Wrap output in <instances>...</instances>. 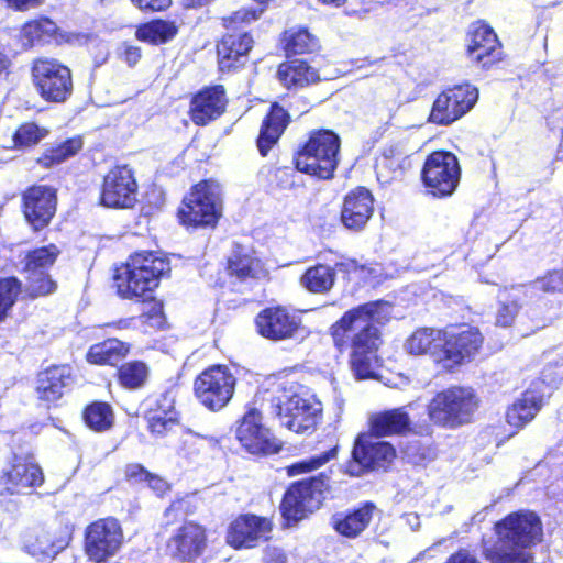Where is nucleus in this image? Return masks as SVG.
<instances>
[{
  "mask_svg": "<svg viewBox=\"0 0 563 563\" xmlns=\"http://www.w3.org/2000/svg\"><path fill=\"white\" fill-rule=\"evenodd\" d=\"M8 7L18 10L25 11L31 8L40 5L44 0H3Z\"/></svg>",
  "mask_w": 563,
  "mask_h": 563,
  "instance_id": "bf43d9fd",
  "label": "nucleus"
},
{
  "mask_svg": "<svg viewBox=\"0 0 563 563\" xmlns=\"http://www.w3.org/2000/svg\"><path fill=\"white\" fill-rule=\"evenodd\" d=\"M329 476L321 473L316 477L294 483L287 489L280 505L284 518L288 522H297L307 514L319 509L329 488Z\"/></svg>",
  "mask_w": 563,
  "mask_h": 563,
  "instance_id": "6e6552de",
  "label": "nucleus"
},
{
  "mask_svg": "<svg viewBox=\"0 0 563 563\" xmlns=\"http://www.w3.org/2000/svg\"><path fill=\"white\" fill-rule=\"evenodd\" d=\"M467 53L470 57L481 63L484 68L500 60L501 47L494 30L481 22L473 24L470 31Z\"/></svg>",
  "mask_w": 563,
  "mask_h": 563,
  "instance_id": "b1692460",
  "label": "nucleus"
},
{
  "mask_svg": "<svg viewBox=\"0 0 563 563\" xmlns=\"http://www.w3.org/2000/svg\"><path fill=\"white\" fill-rule=\"evenodd\" d=\"M406 521L413 531L420 528V518L417 514H407Z\"/></svg>",
  "mask_w": 563,
  "mask_h": 563,
  "instance_id": "69168bd1",
  "label": "nucleus"
},
{
  "mask_svg": "<svg viewBox=\"0 0 563 563\" xmlns=\"http://www.w3.org/2000/svg\"><path fill=\"white\" fill-rule=\"evenodd\" d=\"M386 301H372L346 311L330 328L334 345L340 350L351 349L350 365L357 379L373 378L377 364L379 323L389 313Z\"/></svg>",
  "mask_w": 563,
  "mask_h": 563,
  "instance_id": "f257e3e1",
  "label": "nucleus"
},
{
  "mask_svg": "<svg viewBox=\"0 0 563 563\" xmlns=\"http://www.w3.org/2000/svg\"><path fill=\"white\" fill-rule=\"evenodd\" d=\"M84 418L90 428L102 431L111 427L113 415L108 404L93 402L86 408Z\"/></svg>",
  "mask_w": 563,
  "mask_h": 563,
  "instance_id": "a18cd8bd",
  "label": "nucleus"
},
{
  "mask_svg": "<svg viewBox=\"0 0 563 563\" xmlns=\"http://www.w3.org/2000/svg\"><path fill=\"white\" fill-rule=\"evenodd\" d=\"M258 333L272 341L303 338L307 334L301 319L284 307L262 310L255 319Z\"/></svg>",
  "mask_w": 563,
  "mask_h": 563,
  "instance_id": "a211bd4d",
  "label": "nucleus"
},
{
  "mask_svg": "<svg viewBox=\"0 0 563 563\" xmlns=\"http://www.w3.org/2000/svg\"><path fill=\"white\" fill-rule=\"evenodd\" d=\"M48 134V131L34 122L22 124L13 134V143L16 148L31 147L38 144Z\"/></svg>",
  "mask_w": 563,
  "mask_h": 563,
  "instance_id": "de8ad7c7",
  "label": "nucleus"
},
{
  "mask_svg": "<svg viewBox=\"0 0 563 563\" xmlns=\"http://www.w3.org/2000/svg\"><path fill=\"white\" fill-rule=\"evenodd\" d=\"M253 43L252 36L246 32L225 34L217 45L220 71L230 73L245 65Z\"/></svg>",
  "mask_w": 563,
  "mask_h": 563,
  "instance_id": "393cba45",
  "label": "nucleus"
},
{
  "mask_svg": "<svg viewBox=\"0 0 563 563\" xmlns=\"http://www.w3.org/2000/svg\"><path fill=\"white\" fill-rule=\"evenodd\" d=\"M225 103L223 87L207 88L197 93L191 100V120L198 125H206L224 112Z\"/></svg>",
  "mask_w": 563,
  "mask_h": 563,
  "instance_id": "cd10ccee",
  "label": "nucleus"
},
{
  "mask_svg": "<svg viewBox=\"0 0 563 563\" xmlns=\"http://www.w3.org/2000/svg\"><path fill=\"white\" fill-rule=\"evenodd\" d=\"M484 342L477 328L461 327L445 328L441 366L452 371L475 358Z\"/></svg>",
  "mask_w": 563,
  "mask_h": 563,
  "instance_id": "ddd939ff",
  "label": "nucleus"
},
{
  "mask_svg": "<svg viewBox=\"0 0 563 563\" xmlns=\"http://www.w3.org/2000/svg\"><path fill=\"white\" fill-rule=\"evenodd\" d=\"M563 380V357L554 365H548L542 371L539 382L533 383V388L526 390L521 398L512 404L506 412L507 422L516 428H521L531 421L541 409L544 390L541 385L555 386Z\"/></svg>",
  "mask_w": 563,
  "mask_h": 563,
  "instance_id": "9b49d317",
  "label": "nucleus"
},
{
  "mask_svg": "<svg viewBox=\"0 0 563 563\" xmlns=\"http://www.w3.org/2000/svg\"><path fill=\"white\" fill-rule=\"evenodd\" d=\"M317 46V40L305 29L290 30L285 33L284 49L288 57L311 53Z\"/></svg>",
  "mask_w": 563,
  "mask_h": 563,
  "instance_id": "79ce46f5",
  "label": "nucleus"
},
{
  "mask_svg": "<svg viewBox=\"0 0 563 563\" xmlns=\"http://www.w3.org/2000/svg\"><path fill=\"white\" fill-rule=\"evenodd\" d=\"M170 269L168 261L153 252L136 253L114 274V286L122 298H152L161 277Z\"/></svg>",
  "mask_w": 563,
  "mask_h": 563,
  "instance_id": "20e7f679",
  "label": "nucleus"
},
{
  "mask_svg": "<svg viewBox=\"0 0 563 563\" xmlns=\"http://www.w3.org/2000/svg\"><path fill=\"white\" fill-rule=\"evenodd\" d=\"M176 33L177 29L173 23L157 20L139 27L136 37L152 44H163L170 41Z\"/></svg>",
  "mask_w": 563,
  "mask_h": 563,
  "instance_id": "ea45409f",
  "label": "nucleus"
},
{
  "mask_svg": "<svg viewBox=\"0 0 563 563\" xmlns=\"http://www.w3.org/2000/svg\"><path fill=\"white\" fill-rule=\"evenodd\" d=\"M73 384L71 368L68 365L51 366L40 372L36 380L37 398L45 402L60 399Z\"/></svg>",
  "mask_w": 563,
  "mask_h": 563,
  "instance_id": "bb28decb",
  "label": "nucleus"
},
{
  "mask_svg": "<svg viewBox=\"0 0 563 563\" xmlns=\"http://www.w3.org/2000/svg\"><path fill=\"white\" fill-rule=\"evenodd\" d=\"M123 533L114 518L100 519L86 529L85 552L95 563H107L122 545Z\"/></svg>",
  "mask_w": 563,
  "mask_h": 563,
  "instance_id": "dca6fc26",
  "label": "nucleus"
},
{
  "mask_svg": "<svg viewBox=\"0 0 563 563\" xmlns=\"http://www.w3.org/2000/svg\"><path fill=\"white\" fill-rule=\"evenodd\" d=\"M131 2L145 13L164 11L172 4V0H131Z\"/></svg>",
  "mask_w": 563,
  "mask_h": 563,
  "instance_id": "6e6d98bb",
  "label": "nucleus"
},
{
  "mask_svg": "<svg viewBox=\"0 0 563 563\" xmlns=\"http://www.w3.org/2000/svg\"><path fill=\"white\" fill-rule=\"evenodd\" d=\"M33 84L48 102H65L73 93L70 69L54 58H38L32 66Z\"/></svg>",
  "mask_w": 563,
  "mask_h": 563,
  "instance_id": "1a4fd4ad",
  "label": "nucleus"
},
{
  "mask_svg": "<svg viewBox=\"0 0 563 563\" xmlns=\"http://www.w3.org/2000/svg\"><path fill=\"white\" fill-rule=\"evenodd\" d=\"M125 478L132 485L145 484L150 476V472L145 470L141 464L132 463L125 466Z\"/></svg>",
  "mask_w": 563,
  "mask_h": 563,
  "instance_id": "5fc2aeb1",
  "label": "nucleus"
},
{
  "mask_svg": "<svg viewBox=\"0 0 563 563\" xmlns=\"http://www.w3.org/2000/svg\"><path fill=\"white\" fill-rule=\"evenodd\" d=\"M236 439L251 454H274L280 450V443L273 432L262 423V415L250 409L239 422Z\"/></svg>",
  "mask_w": 563,
  "mask_h": 563,
  "instance_id": "6ab92c4d",
  "label": "nucleus"
},
{
  "mask_svg": "<svg viewBox=\"0 0 563 563\" xmlns=\"http://www.w3.org/2000/svg\"><path fill=\"white\" fill-rule=\"evenodd\" d=\"M55 190L47 186H34L23 195V213L35 231L45 228L56 211Z\"/></svg>",
  "mask_w": 563,
  "mask_h": 563,
  "instance_id": "5701e85b",
  "label": "nucleus"
},
{
  "mask_svg": "<svg viewBox=\"0 0 563 563\" xmlns=\"http://www.w3.org/2000/svg\"><path fill=\"white\" fill-rule=\"evenodd\" d=\"M264 9L255 10V9H240L235 11L229 18L223 19L224 26L227 29H235L239 23L255 21L263 13Z\"/></svg>",
  "mask_w": 563,
  "mask_h": 563,
  "instance_id": "864d4df0",
  "label": "nucleus"
},
{
  "mask_svg": "<svg viewBox=\"0 0 563 563\" xmlns=\"http://www.w3.org/2000/svg\"><path fill=\"white\" fill-rule=\"evenodd\" d=\"M478 91L470 84L442 91L432 104L429 122L450 125L466 114L476 103Z\"/></svg>",
  "mask_w": 563,
  "mask_h": 563,
  "instance_id": "2eb2a0df",
  "label": "nucleus"
},
{
  "mask_svg": "<svg viewBox=\"0 0 563 563\" xmlns=\"http://www.w3.org/2000/svg\"><path fill=\"white\" fill-rule=\"evenodd\" d=\"M157 496L163 495L168 489V484L162 477L150 474L145 483Z\"/></svg>",
  "mask_w": 563,
  "mask_h": 563,
  "instance_id": "13d9d810",
  "label": "nucleus"
},
{
  "mask_svg": "<svg viewBox=\"0 0 563 563\" xmlns=\"http://www.w3.org/2000/svg\"><path fill=\"white\" fill-rule=\"evenodd\" d=\"M318 1L321 2L322 4L331 5L334 8H339L346 2V0H318Z\"/></svg>",
  "mask_w": 563,
  "mask_h": 563,
  "instance_id": "774afa93",
  "label": "nucleus"
},
{
  "mask_svg": "<svg viewBox=\"0 0 563 563\" xmlns=\"http://www.w3.org/2000/svg\"><path fill=\"white\" fill-rule=\"evenodd\" d=\"M129 353V345L117 339H108L92 345L87 354L89 363L115 366Z\"/></svg>",
  "mask_w": 563,
  "mask_h": 563,
  "instance_id": "f704fd0d",
  "label": "nucleus"
},
{
  "mask_svg": "<svg viewBox=\"0 0 563 563\" xmlns=\"http://www.w3.org/2000/svg\"><path fill=\"white\" fill-rule=\"evenodd\" d=\"M277 77L288 89L301 88L319 80L318 71L300 59L280 64L277 70Z\"/></svg>",
  "mask_w": 563,
  "mask_h": 563,
  "instance_id": "72a5a7b5",
  "label": "nucleus"
},
{
  "mask_svg": "<svg viewBox=\"0 0 563 563\" xmlns=\"http://www.w3.org/2000/svg\"><path fill=\"white\" fill-rule=\"evenodd\" d=\"M26 277V290L31 297H40L52 294L56 284L46 272H24Z\"/></svg>",
  "mask_w": 563,
  "mask_h": 563,
  "instance_id": "09e8293b",
  "label": "nucleus"
},
{
  "mask_svg": "<svg viewBox=\"0 0 563 563\" xmlns=\"http://www.w3.org/2000/svg\"><path fill=\"white\" fill-rule=\"evenodd\" d=\"M407 407L376 413L371 418L372 432L379 437L404 434L410 430L411 420Z\"/></svg>",
  "mask_w": 563,
  "mask_h": 563,
  "instance_id": "473e14b6",
  "label": "nucleus"
},
{
  "mask_svg": "<svg viewBox=\"0 0 563 563\" xmlns=\"http://www.w3.org/2000/svg\"><path fill=\"white\" fill-rule=\"evenodd\" d=\"M531 287L533 289L543 290L545 292H562L563 294V269H554L549 272L543 277L537 278Z\"/></svg>",
  "mask_w": 563,
  "mask_h": 563,
  "instance_id": "603ef678",
  "label": "nucleus"
},
{
  "mask_svg": "<svg viewBox=\"0 0 563 563\" xmlns=\"http://www.w3.org/2000/svg\"><path fill=\"white\" fill-rule=\"evenodd\" d=\"M333 268H335V271L339 269L344 274H352L357 272H365L366 265H361L355 260H346L343 262H338Z\"/></svg>",
  "mask_w": 563,
  "mask_h": 563,
  "instance_id": "4d7b16f0",
  "label": "nucleus"
},
{
  "mask_svg": "<svg viewBox=\"0 0 563 563\" xmlns=\"http://www.w3.org/2000/svg\"><path fill=\"white\" fill-rule=\"evenodd\" d=\"M445 563H481L474 555L465 550L452 554Z\"/></svg>",
  "mask_w": 563,
  "mask_h": 563,
  "instance_id": "680f3d73",
  "label": "nucleus"
},
{
  "mask_svg": "<svg viewBox=\"0 0 563 563\" xmlns=\"http://www.w3.org/2000/svg\"><path fill=\"white\" fill-rule=\"evenodd\" d=\"M375 433H362L354 443L352 459L344 465V472L350 476H362L377 467H386L394 457V446L379 440Z\"/></svg>",
  "mask_w": 563,
  "mask_h": 563,
  "instance_id": "9d476101",
  "label": "nucleus"
},
{
  "mask_svg": "<svg viewBox=\"0 0 563 563\" xmlns=\"http://www.w3.org/2000/svg\"><path fill=\"white\" fill-rule=\"evenodd\" d=\"M59 250L49 244L29 252L21 262L23 272H46L55 263Z\"/></svg>",
  "mask_w": 563,
  "mask_h": 563,
  "instance_id": "58836bf2",
  "label": "nucleus"
},
{
  "mask_svg": "<svg viewBox=\"0 0 563 563\" xmlns=\"http://www.w3.org/2000/svg\"><path fill=\"white\" fill-rule=\"evenodd\" d=\"M141 58V48L136 46H126L124 49V60L129 66H134Z\"/></svg>",
  "mask_w": 563,
  "mask_h": 563,
  "instance_id": "e2e57ef3",
  "label": "nucleus"
},
{
  "mask_svg": "<svg viewBox=\"0 0 563 563\" xmlns=\"http://www.w3.org/2000/svg\"><path fill=\"white\" fill-rule=\"evenodd\" d=\"M207 549L206 529L192 521L179 526L167 542L169 555L178 563H203Z\"/></svg>",
  "mask_w": 563,
  "mask_h": 563,
  "instance_id": "f3484780",
  "label": "nucleus"
},
{
  "mask_svg": "<svg viewBox=\"0 0 563 563\" xmlns=\"http://www.w3.org/2000/svg\"><path fill=\"white\" fill-rule=\"evenodd\" d=\"M444 329L419 328L406 340L404 349L411 355H429L437 364H442Z\"/></svg>",
  "mask_w": 563,
  "mask_h": 563,
  "instance_id": "c85d7f7f",
  "label": "nucleus"
},
{
  "mask_svg": "<svg viewBox=\"0 0 563 563\" xmlns=\"http://www.w3.org/2000/svg\"><path fill=\"white\" fill-rule=\"evenodd\" d=\"M360 278L366 280L369 278H376L379 275L378 268L376 266H366L365 272H357Z\"/></svg>",
  "mask_w": 563,
  "mask_h": 563,
  "instance_id": "0e129e2a",
  "label": "nucleus"
},
{
  "mask_svg": "<svg viewBox=\"0 0 563 563\" xmlns=\"http://www.w3.org/2000/svg\"><path fill=\"white\" fill-rule=\"evenodd\" d=\"M375 510L373 503H365L351 512L336 514L332 518L333 528L346 538H355L368 526Z\"/></svg>",
  "mask_w": 563,
  "mask_h": 563,
  "instance_id": "2f4dec72",
  "label": "nucleus"
},
{
  "mask_svg": "<svg viewBox=\"0 0 563 563\" xmlns=\"http://www.w3.org/2000/svg\"><path fill=\"white\" fill-rule=\"evenodd\" d=\"M235 377L223 365L205 369L195 380L194 390L199 401L210 410H220L232 398Z\"/></svg>",
  "mask_w": 563,
  "mask_h": 563,
  "instance_id": "4468645a",
  "label": "nucleus"
},
{
  "mask_svg": "<svg viewBox=\"0 0 563 563\" xmlns=\"http://www.w3.org/2000/svg\"><path fill=\"white\" fill-rule=\"evenodd\" d=\"M340 144L339 135L331 130L312 132L296 156V168L319 179H331L338 167Z\"/></svg>",
  "mask_w": 563,
  "mask_h": 563,
  "instance_id": "39448f33",
  "label": "nucleus"
},
{
  "mask_svg": "<svg viewBox=\"0 0 563 563\" xmlns=\"http://www.w3.org/2000/svg\"><path fill=\"white\" fill-rule=\"evenodd\" d=\"M374 199L369 190L360 187L346 195L341 211L342 223L350 230H362L371 219Z\"/></svg>",
  "mask_w": 563,
  "mask_h": 563,
  "instance_id": "a878e982",
  "label": "nucleus"
},
{
  "mask_svg": "<svg viewBox=\"0 0 563 563\" xmlns=\"http://www.w3.org/2000/svg\"><path fill=\"white\" fill-rule=\"evenodd\" d=\"M162 401L167 402L166 406L157 405V409L147 413L148 428L153 433L164 434L175 424V416L173 406L166 396L162 397Z\"/></svg>",
  "mask_w": 563,
  "mask_h": 563,
  "instance_id": "c03bdc74",
  "label": "nucleus"
},
{
  "mask_svg": "<svg viewBox=\"0 0 563 563\" xmlns=\"http://www.w3.org/2000/svg\"><path fill=\"white\" fill-rule=\"evenodd\" d=\"M66 545L65 540H55L42 527L27 529L22 536V548L40 561L53 559Z\"/></svg>",
  "mask_w": 563,
  "mask_h": 563,
  "instance_id": "c756f323",
  "label": "nucleus"
},
{
  "mask_svg": "<svg viewBox=\"0 0 563 563\" xmlns=\"http://www.w3.org/2000/svg\"><path fill=\"white\" fill-rule=\"evenodd\" d=\"M57 31L56 24L48 20L42 19L26 23L22 29V36L29 41L30 44L46 42L55 35Z\"/></svg>",
  "mask_w": 563,
  "mask_h": 563,
  "instance_id": "49530a36",
  "label": "nucleus"
},
{
  "mask_svg": "<svg viewBox=\"0 0 563 563\" xmlns=\"http://www.w3.org/2000/svg\"><path fill=\"white\" fill-rule=\"evenodd\" d=\"M21 291V284L15 277L0 278V321L14 305Z\"/></svg>",
  "mask_w": 563,
  "mask_h": 563,
  "instance_id": "3c124183",
  "label": "nucleus"
},
{
  "mask_svg": "<svg viewBox=\"0 0 563 563\" xmlns=\"http://www.w3.org/2000/svg\"><path fill=\"white\" fill-rule=\"evenodd\" d=\"M461 168L457 157L451 152L431 153L422 168V179L433 196H451L460 181Z\"/></svg>",
  "mask_w": 563,
  "mask_h": 563,
  "instance_id": "f8f14e48",
  "label": "nucleus"
},
{
  "mask_svg": "<svg viewBox=\"0 0 563 563\" xmlns=\"http://www.w3.org/2000/svg\"><path fill=\"white\" fill-rule=\"evenodd\" d=\"M44 476L41 467L26 459L14 457L13 464L0 474V504L25 489L41 486Z\"/></svg>",
  "mask_w": 563,
  "mask_h": 563,
  "instance_id": "412c9836",
  "label": "nucleus"
},
{
  "mask_svg": "<svg viewBox=\"0 0 563 563\" xmlns=\"http://www.w3.org/2000/svg\"><path fill=\"white\" fill-rule=\"evenodd\" d=\"M336 456V448L329 449L320 454L298 461L288 466V475L295 476L301 473L311 472L327 464Z\"/></svg>",
  "mask_w": 563,
  "mask_h": 563,
  "instance_id": "8fccbe9b",
  "label": "nucleus"
},
{
  "mask_svg": "<svg viewBox=\"0 0 563 563\" xmlns=\"http://www.w3.org/2000/svg\"><path fill=\"white\" fill-rule=\"evenodd\" d=\"M121 386L128 389H139L148 377V367L141 361H132L121 365L117 373Z\"/></svg>",
  "mask_w": 563,
  "mask_h": 563,
  "instance_id": "a19ab883",
  "label": "nucleus"
},
{
  "mask_svg": "<svg viewBox=\"0 0 563 563\" xmlns=\"http://www.w3.org/2000/svg\"><path fill=\"white\" fill-rule=\"evenodd\" d=\"M477 408L472 389L453 387L438 393L428 406L430 420L438 426L454 429L471 421Z\"/></svg>",
  "mask_w": 563,
  "mask_h": 563,
  "instance_id": "423d86ee",
  "label": "nucleus"
},
{
  "mask_svg": "<svg viewBox=\"0 0 563 563\" xmlns=\"http://www.w3.org/2000/svg\"><path fill=\"white\" fill-rule=\"evenodd\" d=\"M137 184L128 166H115L104 176L101 202L110 208H132L137 200Z\"/></svg>",
  "mask_w": 563,
  "mask_h": 563,
  "instance_id": "aec40b11",
  "label": "nucleus"
},
{
  "mask_svg": "<svg viewBox=\"0 0 563 563\" xmlns=\"http://www.w3.org/2000/svg\"><path fill=\"white\" fill-rule=\"evenodd\" d=\"M288 113L278 104H273L263 120L257 137V147L262 156H266L288 125Z\"/></svg>",
  "mask_w": 563,
  "mask_h": 563,
  "instance_id": "7c9ffc66",
  "label": "nucleus"
},
{
  "mask_svg": "<svg viewBox=\"0 0 563 563\" xmlns=\"http://www.w3.org/2000/svg\"><path fill=\"white\" fill-rule=\"evenodd\" d=\"M497 541L484 544L483 555L490 563H532L531 548L542 537L539 517L531 511L508 515L495 526Z\"/></svg>",
  "mask_w": 563,
  "mask_h": 563,
  "instance_id": "f03ea898",
  "label": "nucleus"
},
{
  "mask_svg": "<svg viewBox=\"0 0 563 563\" xmlns=\"http://www.w3.org/2000/svg\"><path fill=\"white\" fill-rule=\"evenodd\" d=\"M221 216V198L217 184L202 181L183 200L180 222L191 227H214Z\"/></svg>",
  "mask_w": 563,
  "mask_h": 563,
  "instance_id": "0eeeda50",
  "label": "nucleus"
},
{
  "mask_svg": "<svg viewBox=\"0 0 563 563\" xmlns=\"http://www.w3.org/2000/svg\"><path fill=\"white\" fill-rule=\"evenodd\" d=\"M81 147L82 141L80 137L69 139L55 147L46 150L44 154L38 157L37 162L44 167H51L74 156Z\"/></svg>",
  "mask_w": 563,
  "mask_h": 563,
  "instance_id": "37998d69",
  "label": "nucleus"
},
{
  "mask_svg": "<svg viewBox=\"0 0 563 563\" xmlns=\"http://www.w3.org/2000/svg\"><path fill=\"white\" fill-rule=\"evenodd\" d=\"M287 559L283 550L277 548L267 549L264 563H286Z\"/></svg>",
  "mask_w": 563,
  "mask_h": 563,
  "instance_id": "052dcab7",
  "label": "nucleus"
},
{
  "mask_svg": "<svg viewBox=\"0 0 563 563\" xmlns=\"http://www.w3.org/2000/svg\"><path fill=\"white\" fill-rule=\"evenodd\" d=\"M526 286L512 287L509 291L505 290L499 295L500 307L496 314V324L500 327L511 325L515 317L517 316L520 305L518 300L520 295L523 294Z\"/></svg>",
  "mask_w": 563,
  "mask_h": 563,
  "instance_id": "4c0bfd02",
  "label": "nucleus"
},
{
  "mask_svg": "<svg viewBox=\"0 0 563 563\" xmlns=\"http://www.w3.org/2000/svg\"><path fill=\"white\" fill-rule=\"evenodd\" d=\"M335 279V268L324 264H317L303 273L300 283L309 292L323 295L333 288Z\"/></svg>",
  "mask_w": 563,
  "mask_h": 563,
  "instance_id": "c9c22d12",
  "label": "nucleus"
},
{
  "mask_svg": "<svg viewBox=\"0 0 563 563\" xmlns=\"http://www.w3.org/2000/svg\"><path fill=\"white\" fill-rule=\"evenodd\" d=\"M267 401L269 412L296 433L312 432L322 417L321 402L298 385H278Z\"/></svg>",
  "mask_w": 563,
  "mask_h": 563,
  "instance_id": "7ed1b4c3",
  "label": "nucleus"
},
{
  "mask_svg": "<svg viewBox=\"0 0 563 563\" xmlns=\"http://www.w3.org/2000/svg\"><path fill=\"white\" fill-rule=\"evenodd\" d=\"M10 64L11 62L9 57L2 52H0V76L8 70Z\"/></svg>",
  "mask_w": 563,
  "mask_h": 563,
  "instance_id": "338daca9",
  "label": "nucleus"
},
{
  "mask_svg": "<svg viewBox=\"0 0 563 563\" xmlns=\"http://www.w3.org/2000/svg\"><path fill=\"white\" fill-rule=\"evenodd\" d=\"M228 271L231 275L243 280L246 278H260L265 275L262 263L258 258L250 255L234 252L229 258Z\"/></svg>",
  "mask_w": 563,
  "mask_h": 563,
  "instance_id": "e433bc0d",
  "label": "nucleus"
},
{
  "mask_svg": "<svg viewBox=\"0 0 563 563\" xmlns=\"http://www.w3.org/2000/svg\"><path fill=\"white\" fill-rule=\"evenodd\" d=\"M272 529L271 520L265 517L242 515L230 523L227 542L234 549L255 548L269 539Z\"/></svg>",
  "mask_w": 563,
  "mask_h": 563,
  "instance_id": "4be33fe9",
  "label": "nucleus"
}]
</instances>
